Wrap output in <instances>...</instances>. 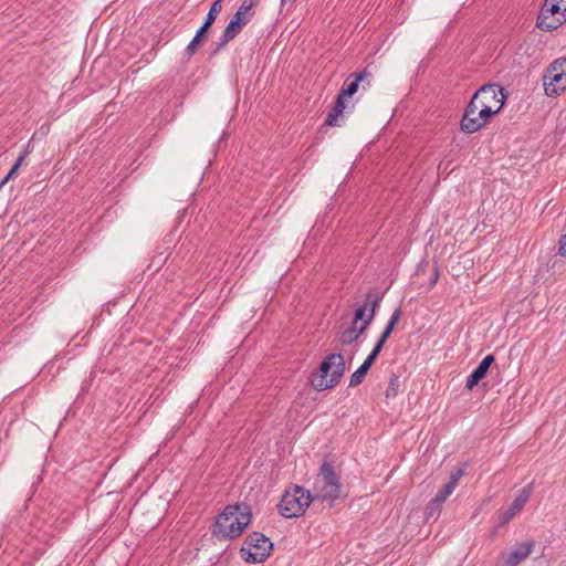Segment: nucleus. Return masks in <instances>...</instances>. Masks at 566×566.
Listing matches in <instances>:
<instances>
[{
	"label": "nucleus",
	"mask_w": 566,
	"mask_h": 566,
	"mask_svg": "<svg viewBox=\"0 0 566 566\" xmlns=\"http://www.w3.org/2000/svg\"><path fill=\"white\" fill-rule=\"evenodd\" d=\"M251 507L247 503L227 505L217 516L211 533L220 541L239 537L251 523Z\"/></svg>",
	"instance_id": "f257e3e1"
},
{
	"label": "nucleus",
	"mask_w": 566,
	"mask_h": 566,
	"mask_svg": "<svg viewBox=\"0 0 566 566\" xmlns=\"http://www.w3.org/2000/svg\"><path fill=\"white\" fill-rule=\"evenodd\" d=\"M345 369L344 356L340 353H332L323 359L318 370L312 375V386L318 391L334 388L339 384Z\"/></svg>",
	"instance_id": "f03ea898"
},
{
	"label": "nucleus",
	"mask_w": 566,
	"mask_h": 566,
	"mask_svg": "<svg viewBox=\"0 0 566 566\" xmlns=\"http://www.w3.org/2000/svg\"><path fill=\"white\" fill-rule=\"evenodd\" d=\"M342 484L334 468L324 462L315 478L312 496L315 500L328 501L329 506L340 496Z\"/></svg>",
	"instance_id": "7ed1b4c3"
},
{
	"label": "nucleus",
	"mask_w": 566,
	"mask_h": 566,
	"mask_svg": "<svg viewBox=\"0 0 566 566\" xmlns=\"http://www.w3.org/2000/svg\"><path fill=\"white\" fill-rule=\"evenodd\" d=\"M506 95L504 88L499 84H485L480 87L472 96V107L478 103L480 106V117L490 119L499 113L504 105Z\"/></svg>",
	"instance_id": "20e7f679"
},
{
	"label": "nucleus",
	"mask_w": 566,
	"mask_h": 566,
	"mask_svg": "<svg viewBox=\"0 0 566 566\" xmlns=\"http://www.w3.org/2000/svg\"><path fill=\"white\" fill-rule=\"evenodd\" d=\"M312 502H314L312 492L295 485L283 494L279 511L285 518L298 517L304 514Z\"/></svg>",
	"instance_id": "39448f33"
},
{
	"label": "nucleus",
	"mask_w": 566,
	"mask_h": 566,
	"mask_svg": "<svg viewBox=\"0 0 566 566\" xmlns=\"http://www.w3.org/2000/svg\"><path fill=\"white\" fill-rule=\"evenodd\" d=\"M273 543L264 534L252 532L240 549L241 558L249 564L263 563L272 553Z\"/></svg>",
	"instance_id": "423d86ee"
},
{
	"label": "nucleus",
	"mask_w": 566,
	"mask_h": 566,
	"mask_svg": "<svg viewBox=\"0 0 566 566\" xmlns=\"http://www.w3.org/2000/svg\"><path fill=\"white\" fill-rule=\"evenodd\" d=\"M545 94L557 96L566 90V56L555 60L546 70L544 76Z\"/></svg>",
	"instance_id": "0eeeda50"
},
{
	"label": "nucleus",
	"mask_w": 566,
	"mask_h": 566,
	"mask_svg": "<svg viewBox=\"0 0 566 566\" xmlns=\"http://www.w3.org/2000/svg\"><path fill=\"white\" fill-rule=\"evenodd\" d=\"M557 0H545L536 25L543 31H553L566 22V11Z\"/></svg>",
	"instance_id": "6e6552de"
},
{
	"label": "nucleus",
	"mask_w": 566,
	"mask_h": 566,
	"mask_svg": "<svg viewBox=\"0 0 566 566\" xmlns=\"http://www.w3.org/2000/svg\"><path fill=\"white\" fill-rule=\"evenodd\" d=\"M222 10V0H216L211 7L210 10L205 19L203 24L197 30L195 36L189 42V44L185 49V56L187 60H190L196 52L198 51V48L200 44L207 39L209 29L214 23L218 14Z\"/></svg>",
	"instance_id": "1a4fd4ad"
},
{
	"label": "nucleus",
	"mask_w": 566,
	"mask_h": 566,
	"mask_svg": "<svg viewBox=\"0 0 566 566\" xmlns=\"http://www.w3.org/2000/svg\"><path fill=\"white\" fill-rule=\"evenodd\" d=\"M535 545L534 539L515 543L509 552L501 554V560H505L512 566H518L533 553Z\"/></svg>",
	"instance_id": "9d476101"
},
{
	"label": "nucleus",
	"mask_w": 566,
	"mask_h": 566,
	"mask_svg": "<svg viewBox=\"0 0 566 566\" xmlns=\"http://www.w3.org/2000/svg\"><path fill=\"white\" fill-rule=\"evenodd\" d=\"M533 492V483L527 484L522 490L510 505V507L499 515V522L501 525L507 524L514 516H516L525 506Z\"/></svg>",
	"instance_id": "9b49d317"
},
{
	"label": "nucleus",
	"mask_w": 566,
	"mask_h": 566,
	"mask_svg": "<svg viewBox=\"0 0 566 566\" xmlns=\"http://www.w3.org/2000/svg\"><path fill=\"white\" fill-rule=\"evenodd\" d=\"M480 103L472 107V99L464 109L463 117L461 119V130L467 134H472L482 128L489 119L480 117Z\"/></svg>",
	"instance_id": "f8f14e48"
},
{
	"label": "nucleus",
	"mask_w": 566,
	"mask_h": 566,
	"mask_svg": "<svg viewBox=\"0 0 566 566\" xmlns=\"http://www.w3.org/2000/svg\"><path fill=\"white\" fill-rule=\"evenodd\" d=\"M494 360L493 355L485 356L467 378L465 388L472 390L485 377Z\"/></svg>",
	"instance_id": "ddd939ff"
},
{
	"label": "nucleus",
	"mask_w": 566,
	"mask_h": 566,
	"mask_svg": "<svg viewBox=\"0 0 566 566\" xmlns=\"http://www.w3.org/2000/svg\"><path fill=\"white\" fill-rule=\"evenodd\" d=\"M367 329L368 327L366 326V322L361 324L352 322L350 326L338 333L337 342L340 345H350L352 343L358 340Z\"/></svg>",
	"instance_id": "4468645a"
},
{
	"label": "nucleus",
	"mask_w": 566,
	"mask_h": 566,
	"mask_svg": "<svg viewBox=\"0 0 566 566\" xmlns=\"http://www.w3.org/2000/svg\"><path fill=\"white\" fill-rule=\"evenodd\" d=\"M371 76H373L371 73L368 72L366 69L359 73H356L354 81H352L349 83H344V85L338 94H340L344 97L353 96L358 91L359 83L366 82V84L368 86H370Z\"/></svg>",
	"instance_id": "2eb2a0df"
},
{
	"label": "nucleus",
	"mask_w": 566,
	"mask_h": 566,
	"mask_svg": "<svg viewBox=\"0 0 566 566\" xmlns=\"http://www.w3.org/2000/svg\"><path fill=\"white\" fill-rule=\"evenodd\" d=\"M344 96H342L340 94L337 95L336 97V101L332 107V109L328 112L327 114V117H326V125L328 126H338V117L343 115L344 113V109H345V101H344Z\"/></svg>",
	"instance_id": "dca6fc26"
},
{
	"label": "nucleus",
	"mask_w": 566,
	"mask_h": 566,
	"mask_svg": "<svg viewBox=\"0 0 566 566\" xmlns=\"http://www.w3.org/2000/svg\"><path fill=\"white\" fill-rule=\"evenodd\" d=\"M258 3L259 0H243L233 17L240 20V22H244L247 24L254 15L253 8Z\"/></svg>",
	"instance_id": "f3484780"
},
{
	"label": "nucleus",
	"mask_w": 566,
	"mask_h": 566,
	"mask_svg": "<svg viewBox=\"0 0 566 566\" xmlns=\"http://www.w3.org/2000/svg\"><path fill=\"white\" fill-rule=\"evenodd\" d=\"M381 298H382V295H379L376 292L369 291L368 293H366V300H365L364 305H367V308H368L367 322L374 321V318L376 316V312H377L378 307L380 306Z\"/></svg>",
	"instance_id": "a211bd4d"
},
{
	"label": "nucleus",
	"mask_w": 566,
	"mask_h": 566,
	"mask_svg": "<svg viewBox=\"0 0 566 566\" xmlns=\"http://www.w3.org/2000/svg\"><path fill=\"white\" fill-rule=\"evenodd\" d=\"M401 314H402V312H401L400 307H397L392 312V314H391V316H390V318H389L385 329L382 331V333H381V335L379 337L380 339H382L384 342H386L388 339V337L390 336V334L395 329L396 324L399 322V319L401 317Z\"/></svg>",
	"instance_id": "6ab92c4d"
},
{
	"label": "nucleus",
	"mask_w": 566,
	"mask_h": 566,
	"mask_svg": "<svg viewBox=\"0 0 566 566\" xmlns=\"http://www.w3.org/2000/svg\"><path fill=\"white\" fill-rule=\"evenodd\" d=\"M244 25V22H240V20L233 17L222 34L226 35V40H233L241 32Z\"/></svg>",
	"instance_id": "aec40b11"
},
{
	"label": "nucleus",
	"mask_w": 566,
	"mask_h": 566,
	"mask_svg": "<svg viewBox=\"0 0 566 566\" xmlns=\"http://www.w3.org/2000/svg\"><path fill=\"white\" fill-rule=\"evenodd\" d=\"M368 319V308L367 305L360 304L356 307L354 312V318L353 322L357 324H361L366 322V326L369 327V325L373 322H367Z\"/></svg>",
	"instance_id": "412c9836"
},
{
	"label": "nucleus",
	"mask_w": 566,
	"mask_h": 566,
	"mask_svg": "<svg viewBox=\"0 0 566 566\" xmlns=\"http://www.w3.org/2000/svg\"><path fill=\"white\" fill-rule=\"evenodd\" d=\"M24 154L20 155L19 158L17 159V161L14 163V165L12 166V168L9 170V172L7 174V176L0 181V189L11 179L13 178L20 166L22 165L23 160H24Z\"/></svg>",
	"instance_id": "4be33fe9"
},
{
	"label": "nucleus",
	"mask_w": 566,
	"mask_h": 566,
	"mask_svg": "<svg viewBox=\"0 0 566 566\" xmlns=\"http://www.w3.org/2000/svg\"><path fill=\"white\" fill-rule=\"evenodd\" d=\"M400 381L396 374H391L388 388L386 389V397H396L399 390Z\"/></svg>",
	"instance_id": "5701e85b"
},
{
	"label": "nucleus",
	"mask_w": 566,
	"mask_h": 566,
	"mask_svg": "<svg viewBox=\"0 0 566 566\" xmlns=\"http://www.w3.org/2000/svg\"><path fill=\"white\" fill-rule=\"evenodd\" d=\"M455 486L452 485L450 482H448L443 488L442 490H440L437 494H436V502L438 503H444L447 501V499L452 494V492L454 491Z\"/></svg>",
	"instance_id": "b1692460"
},
{
	"label": "nucleus",
	"mask_w": 566,
	"mask_h": 566,
	"mask_svg": "<svg viewBox=\"0 0 566 566\" xmlns=\"http://www.w3.org/2000/svg\"><path fill=\"white\" fill-rule=\"evenodd\" d=\"M367 375V371H365V368L363 369L360 366L352 374L349 379V387H356L360 385L365 377Z\"/></svg>",
	"instance_id": "393cba45"
},
{
	"label": "nucleus",
	"mask_w": 566,
	"mask_h": 566,
	"mask_svg": "<svg viewBox=\"0 0 566 566\" xmlns=\"http://www.w3.org/2000/svg\"><path fill=\"white\" fill-rule=\"evenodd\" d=\"M442 504L443 503L436 502V497H433L427 507V518H437L441 512Z\"/></svg>",
	"instance_id": "a878e982"
},
{
	"label": "nucleus",
	"mask_w": 566,
	"mask_h": 566,
	"mask_svg": "<svg viewBox=\"0 0 566 566\" xmlns=\"http://www.w3.org/2000/svg\"><path fill=\"white\" fill-rule=\"evenodd\" d=\"M385 343L386 342L379 338L375 344L374 348L371 349V352L369 353V355L367 356V358L370 359L371 361H375L380 352L382 350Z\"/></svg>",
	"instance_id": "bb28decb"
},
{
	"label": "nucleus",
	"mask_w": 566,
	"mask_h": 566,
	"mask_svg": "<svg viewBox=\"0 0 566 566\" xmlns=\"http://www.w3.org/2000/svg\"><path fill=\"white\" fill-rule=\"evenodd\" d=\"M464 470L462 468L457 469L451 473L449 482L457 488L459 480L463 476Z\"/></svg>",
	"instance_id": "cd10ccee"
},
{
	"label": "nucleus",
	"mask_w": 566,
	"mask_h": 566,
	"mask_svg": "<svg viewBox=\"0 0 566 566\" xmlns=\"http://www.w3.org/2000/svg\"><path fill=\"white\" fill-rule=\"evenodd\" d=\"M231 40H226V35L222 34L220 41L216 43V48L212 54H217L220 50H222Z\"/></svg>",
	"instance_id": "c85d7f7f"
},
{
	"label": "nucleus",
	"mask_w": 566,
	"mask_h": 566,
	"mask_svg": "<svg viewBox=\"0 0 566 566\" xmlns=\"http://www.w3.org/2000/svg\"><path fill=\"white\" fill-rule=\"evenodd\" d=\"M558 253L563 256H566V234L562 235V238L559 239Z\"/></svg>",
	"instance_id": "c756f323"
},
{
	"label": "nucleus",
	"mask_w": 566,
	"mask_h": 566,
	"mask_svg": "<svg viewBox=\"0 0 566 566\" xmlns=\"http://www.w3.org/2000/svg\"><path fill=\"white\" fill-rule=\"evenodd\" d=\"M438 279H439V271H438L437 268H434L433 271H432V275L430 277L429 286L433 287L437 284Z\"/></svg>",
	"instance_id": "7c9ffc66"
},
{
	"label": "nucleus",
	"mask_w": 566,
	"mask_h": 566,
	"mask_svg": "<svg viewBox=\"0 0 566 566\" xmlns=\"http://www.w3.org/2000/svg\"><path fill=\"white\" fill-rule=\"evenodd\" d=\"M375 361H371L370 359L366 358L365 361L360 365V367L364 369L365 368V371L368 373V370L370 369V367L373 366Z\"/></svg>",
	"instance_id": "2f4dec72"
},
{
	"label": "nucleus",
	"mask_w": 566,
	"mask_h": 566,
	"mask_svg": "<svg viewBox=\"0 0 566 566\" xmlns=\"http://www.w3.org/2000/svg\"><path fill=\"white\" fill-rule=\"evenodd\" d=\"M565 9L564 11H566V0H557Z\"/></svg>",
	"instance_id": "473e14b6"
},
{
	"label": "nucleus",
	"mask_w": 566,
	"mask_h": 566,
	"mask_svg": "<svg viewBox=\"0 0 566 566\" xmlns=\"http://www.w3.org/2000/svg\"><path fill=\"white\" fill-rule=\"evenodd\" d=\"M295 0H281V4L284 6L286 2H294Z\"/></svg>",
	"instance_id": "72a5a7b5"
}]
</instances>
